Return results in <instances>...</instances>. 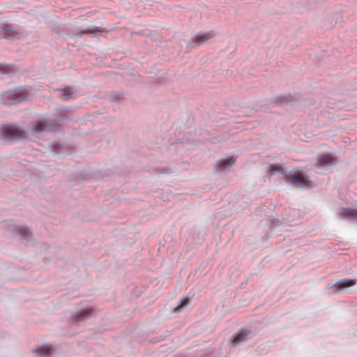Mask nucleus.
Masks as SVG:
<instances>
[{"instance_id": "f257e3e1", "label": "nucleus", "mask_w": 357, "mask_h": 357, "mask_svg": "<svg viewBox=\"0 0 357 357\" xmlns=\"http://www.w3.org/2000/svg\"><path fill=\"white\" fill-rule=\"evenodd\" d=\"M52 130V125L46 121H38L33 123L26 131L22 130L15 126H3L0 127V135L10 140L22 138L35 140L42 132Z\"/></svg>"}, {"instance_id": "f03ea898", "label": "nucleus", "mask_w": 357, "mask_h": 357, "mask_svg": "<svg viewBox=\"0 0 357 357\" xmlns=\"http://www.w3.org/2000/svg\"><path fill=\"white\" fill-rule=\"evenodd\" d=\"M3 97L8 100V104L19 103L28 98L24 90L15 89L6 92Z\"/></svg>"}, {"instance_id": "7ed1b4c3", "label": "nucleus", "mask_w": 357, "mask_h": 357, "mask_svg": "<svg viewBox=\"0 0 357 357\" xmlns=\"http://www.w3.org/2000/svg\"><path fill=\"white\" fill-rule=\"evenodd\" d=\"M8 230L15 236L26 239L31 236L29 229L23 225L10 223L8 225Z\"/></svg>"}, {"instance_id": "20e7f679", "label": "nucleus", "mask_w": 357, "mask_h": 357, "mask_svg": "<svg viewBox=\"0 0 357 357\" xmlns=\"http://www.w3.org/2000/svg\"><path fill=\"white\" fill-rule=\"evenodd\" d=\"M288 181L298 187H310L312 185L307 176L303 172L291 174Z\"/></svg>"}, {"instance_id": "39448f33", "label": "nucleus", "mask_w": 357, "mask_h": 357, "mask_svg": "<svg viewBox=\"0 0 357 357\" xmlns=\"http://www.w3.org/2000/svg\"><path fill=\"white\" fill-rule=\"evenodd\" d=\"M337 214L340 218L349 219L357 221V211L351 208H341L338 210Z\"/></svg>"}, {"instance_id": "423d86ee", "label": "nucleus", "mask_w": 357, "mask_h": 357, "mask_svg": "<svg viewBox=\"0 0 357 357\" xmlns=\"http://www.w3.org/2000/svg\"><path fill=\"white\" fill-rule=\"evenodd\" d=\"M334 159V157L330 154H324L318 158L317 167L323 168L329 167L333 163Z\"/></svg>"}, {"instance_id": "0eeeda50", "label": "nucleus", "mask_w": 357, "mask_h": 357, "mask_svg": "<svg viewBox=\"0 0 357 357\" xmlns=\"http://www.w3.org/2000/svg\"><path fill=\"white\" fill-rule=\"evenodd\" d=\"M252 337L250 331L246 330H242L238 333L234 337L233 343L234 345L240 344L241 342L247 340Z\"/></svg>"}, {"instance_id": "6e6552de", "label": "nucleus", "mask_w": 357, "mask_h": 357, "mask_svg": "<svg viewBox=\"0 0 357 357\" xmlns=\"http://www.w3.org/2000/svg\"><path fill=\"white\" fill-rule=\"evenodd\" d=\"M235 160L232 158L220 160L217 162V169L219 171H225L230 168L234 163Z\"/></svg>"}, {"instance_id": "1a4fd4ad", "label": "nucleus", "mask_w": 357, "mask_h": 357, "mask_svg": "<svg viewBox=\"0 0 357 357\" xmlns=\"http://www.w3.org/2000/svg\"><path fill=\"white\" fill-rule=\"evenodd\" d=\"M356 283V280L351 279H342L339 280L336 284L337 289L335 291V293H337L342 289H344L347 287H351Z\"/></svg>"}, {"instance_id": "9d476101", "label": "nucleus", "mask_w": 357, "mask_h": 357, "mask_svg": "<svg viewBox=\"0 0 357 357\" xmlns=\"http://www.w3.org/2000/svg\"><path fill=\"white\" fill-rule=\"evenodd\" d=\"M57 91L58 96L63 100H68L73 98L75 94V91L70 87L59 89Z\"/></svg>"}, {"instance_id": "9b49d317", "label": "nucleus", "mask_w": 357, "mask_h": 357, "mask_svg": "<svg viewBox=\"0 0 357 357\" xmlns=\"http://www.w3.org/2000/svg\"><path fill=\"white\" fill-rule=\"evenodd\" d=\"M213 35L211 33H199L192 38V41L196 43V45H199L204 42L211 38Z\"/></svg>"}, {"instance_id": "f8f14e48", "label": "nucleus", "mask_w": 357, "mask_h": 357, "mask_svg": "<svg viewBox=\"0 0 357 357\" xmlns=\"http://www.w3.org/2000/svg\"><path fill=\"white\" fill-rule=\"evenodd\" d=\"M51 347L48 345H43L38 347L36 352H38L41 356H49L51 353Z\"/></svg>"}, {"instance_id": "ddd939ff", "label": "nucleus", "mask_w": 357, "mask_h": 357, "mask_svg": "<svg viewBox=\"0 0 357 357\" xmlns=\"http://www.w3.org/2000/svg\"><path fill=\"white\" fill-rule=\"evenodd\" d=\"M190 303V299L187 297H183L181 299L179 304L174 309V312H181L184 307H185Z\"/></svg>"}, {"instance_id": "4468645a", "label": "nucleus", "mask_w": 357, "mask_h": 357, "mask_svg": "<svg viewBox=\"0 0 357 357\" xmlns=\"http://www.w3.org/2000/svg\"><path fill=\"white\" fill-rule=\"evenodd\" d=\"M91 314V310L90 309H84L79 312L77 314L78 319H83L87 317Z\"/></svg>"}]
</instances>
